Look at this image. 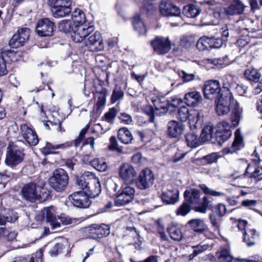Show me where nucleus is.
Returning <instances> with one entry per match:
<instances>
[{
    "label": "nucleus",
    "instance_id": "obj_45",
    "mask_svg": "<svg viewBox=\"0 0 262 262\" xmlns=\"http://www.w3.org/2000/svg\"><path fill=\"white\" fill-rule=\"evenodd\" d=\"M168 232L170 237L174 241H180L183 238V235L181 230L176 227L171 226L168 228Z\"/></svg>",
    "mask_w": 262,
    "mask_h": 262
},
{
    "label": "nucleus",
    "instance_id": "obj_63",
    "mask_svg": "<svg viewBox=\"0 0 262 262\" xmlns=\"http://www.w3.org/2000/svg\"><path fill=\"white\" fill-rule=\"evenodd\" d=\"M3 236H5L8 241H13L16 237L17 233L14 231H11L5 228V234Z\"/></svg>",
    "mask_w": 262,
    "mask_h": 262
},
{
    "label": "nucleus",
    "instance_id": "obj_11",
    "mask_svg": "<svg viewBox=\"0 0 262 262\" xmlns=\"http://www.w3.org/2000/svg\"><path fill=\"white\" fill-rule=\"evenodd\" d=\"M150 43L154 50L158 54H166L171 49V42L168 37L157 36Z\"/></svg>",
    "mask_w": 262,
    "mask_h": 262
},
{
    "label": "nucleus",
    "instance_id": "obj_61",
    "mask_svg": "<svg viewBox=\"0 0 262 262\" xmlns=\"http://www.w3.org/2000/svg\"><path fill=\"white\" fill-rule=\"evenodd\" d=\"M59 219L61 222L66 225L74 224L77 222V219H72L71 217L67 216L64 214L61 215Z\"/></svg>",
    "mask_w": 262,
    "mask_h": 262
},
{
    "label": "nucleus",
    "instance_id": "obj_22",
    "mask_svg": "<svg viewBox=\"0 0 262 262\" xmlns=\"http://www.w3.org/2000/svg\"><path fill=\"white\" fill-rule=\"evenodd\" d=\"M259 234L255 229L247 228L244 233L243 241L248 247L255 245L259 241Z\"/></svg>",
    "mask_w": 262,
    "mask_h": 262
},
{
    "label": "nucleus",
    "instance_id": "obj_40",
    "mask_svg": "<svg viewBox=\"0 0 262 262\" xmlns=\"http://www.w3.org/2000/svg\"><path fill=\"white\" fill-rule=\"evenodd\" d=\"M191 229L194 231L201 233L206 229V226L204 222L199 219H192L189 221Z\"/></svg>",
    "mask_w": 262,
    "mask_h": 262
},
{
    "label": "nucleus",
    "instance_id": "obj_9",
    "mask_svg": "<svg viewBox=\"0 0 262 262\" xmlns=\"http://www.w3.org/2000/svg\"><path fill=\"white\" fill-rule=\"evenodd\" d=\"M135 190L134 187L126 186L122 187L121 192L116 195L115 204L117 206L125 205L130 202L134 199Z\"/></svg>",
    "mask_w": 262,
    "mask_h": 262
},
{
    "label": "nucleus",
    "instance_id": "obj_49",
    "mask_svg": "<svg viewBox=\"0 0 262 262\" xmlns=\"http://www.w3.org/2000/svg\"><path fill=\"white\" fill-rule=\"evenodd\" d=\"M190 206L188 203L185 201L177 208L176 213L177 215L185 216L190 212Z\"/></svg>",
    "mask_w": 262,
    "mask_h": 262
},
{
    "label": "nucleus",
    "instance_id": "obj_31",
    "mask_svg": "<svg viewBox=\"0 0 262 262\" xmlns=\"http://www.w3.org/2000/svg\"><path fill=\"white\" fill-rule=\"evenodd\" d=\"M216 103V113L219 116H224L230 111V105H234L232 102L215 101Z\"/></svg>",
    "mask_w": 262,
    "mask_h": 262
},
{
    "label": "nucleus",
    "instance_id": "obj_2",
    "mask_svg": "<svg viewBox=\"0 0 262 262\" xmlns=\"http://www.w3.org/2000/svg\"><path fill=\"white\" fill-rule=\"evenodd\" d=\"M24 145V143L21 141L9 143L5 160L6 165L13 168L23 161L25 156Z\"/></svg>",
    "mask_w": 262,
    "mask_h": 262
},
{
    "label": "nucleus",
    "instance_id": "obj_35",
    "mask_svg": "<svg viewBox=\"0 0 262 262\" xmlns=\"http://www.w3.org/2000/svg\"><path fill=\"white\" fill-rule=\"evenodd\" d=\"M201 11L199 6L193 4H189L184 7L183 13L187 17L194 18L200 13Z\"/></svg>",
    "mask_w": 262,
    "mask_h": 262
},
{
    "label": "nucleus",
    "instance_id": "obj_60",
    "mask_svg": "<svg viewBox=\"0 0 262 262\" xmlns=\"http://www.w3.org/2000/svg\"><path fill=\"white\" fill-rule=\"evenodd\" d=\"M62 249V245L60 243L55 244L49 251V253L52 256H57Z\"/></svg>",
    "mask_w": 262,
    "mask_h": 262
},
{
    "label": "nucleus",
    "instance_id": "obj_56",
    "mask_svg": "<svg viewBox=\"0 0 262 262\" xmlns=\"http://www.w3.org/2000/svg\"><path fill=\"white\" fill-rule=\"evenodd\" d=\"M110 145L109 147L111 149L115 150L118 152H122V149L118 145V142L115 137L112 136L110 139Z\"/></svg>",
    "mask_w": 262,
    "mask_h": 262
},
{
    "label": "nucleus",
    "instance_id": "obj_4",
    "mask_svg": "<svg viewBox=\"0 0 262 262\" xmlns=\"http://www.w3.org/2000/svg\"><path fill=\"white\" fill-rule=\"evenodd\" d=\"M68 181L69 177L67 172L61 168L54 170L53 176L49 179L50 185L57 191L64 190Z\"/></svg>",
    "mask_w": 262,
    "mask_h": 262
},
{
    "label": "nucleus",
    "instance_id": "obj_64",
    "mask_svg": "<svg viewBox=\"0 0 262 262\" xmlns=\"http://www.w3.org/2000/svg\"><path fill=\"white\" fill-rule=\"evenodd\" d=\"M11 262H34L32 257L19 256L15 257Z\"/></svg>",
    "mask_w": 262,
    "mask_h": 262
},
{
    "label": "nucleus",
    "instance_id": "obj_26",
    "mask_svg": "<svg viewBox=\"0 0 262 262\" xmlns=\"http://www.w3.org/2000/svg\"><path fill=\"white\" fill-rule=\"evenodd\" d=\"M90 175H93V173L87 172L79 177H76L75 178L76 186L78 189H81L82 192H85L86 189L90 184V180L92 179Z\"/></svg>",
    "mask_w": 262,
    "mask_h": 262
},
{
    "label": "nucleus",
    "instance_id": "obj_15",
    "mask_svg": "<svg viewBox=\"0 0 262 262\" xmlns=\"http://www.w3.org/2000/svg\"><path fill=\"white\" fill-rule=\"evenodd\" d=\"M69 199L74 206L78 208H87L90 204L89 196L81 191L73 193Z\"/></svg>",
    "mask_w": 262,
    "mask_h": 262
},
{
    "label": "nucleus",
    "instance_id": "obj_50",
    "mask_svg": "<svg viewBox=\"0 0 262 262\" xmlns=\"http://www.w3.org/2000/svg\"><path fill=\"white\" fill-rule=\"evenodd\" d=\"M190 112L187 106H181L178 110V118L181 121H185L188 119Z\"/></svg>",
    "mask_w": 262,
    "mask_h": 262
},
{
    "label": "nucleus",
    "instance_id": "obj_8",
    "mask_svg": "<svg viewBox=\"0 0 262 262\" xmlns=\"http://www.w3.org/2000/svg\"><path fill=\"white\" fill-rule=\"evenodd\" d=\"M55 29L54 23L46 18L38 20L36 26V32L41 37L52 36Z\"/></svg>",
    "mask_w": 262,
    "mask_h": 262
},
{
    "label": "nucleus",
    "instance_id": "obj_48",
    "mask_svg": "<svg viewBox=\"0 0 262 262\" xmlns=\"http://www.w3.org/2000/svg\"><path fill=\"white\" fill-rule=\"evenodd\" d=\"M124 96V92L120 86H116L114 88L112 96L111 102L114 103L121 99Z\"/></svg>",
    "mask_w": 262,
    "mask_h": 262
},
{
    "label": "nucleus",
    "instance_id": "obj_17",
    "mask_svg": "<svg viewBox=\"0 0 262 262\" xmlns=\"http://www.w3.org/2000/svg\"><path fill=\"white\" fill-rule=\"evenodd\" d=\"M20 134L26 141L31 146L37 145L39 139L35 132L27 124H23L20 126Z\"/></svg>",
    "mask_w": 262,
    "mask_h": 262
},
{
    "label": "nucleus",
    "instance_id": "obj_23",
    "mask_svg": "<svg viewBox=\"0 0 262 262\" xmlns=\"http://www.w3.org/2000/svg\"><path fill=\"white\" fill-rule=\"evenodd\" d=\"M41 212L42 215L46 218L47 222L50 223L53 229L60 226V223L57 221L55 209L53 206L44 208Z\"/></svg>",
    "mask_w": 262,
    "mask_h": 262
},
{
    "label": "nucleus",
    "instance_id": "obj_18",
    "mask_svg": "<svg viewBox=\"0 0 262 262\" xmlns=\"http://www.w3.org/2000/svg\"><path fill=\"white\" fill-rule=\"evenodd\" d=\"M92 178L85 192L86 195L92 198L98 196L101 192V186L100 182L95 175H90Z\"/></svg>",
    "mask_w": 262,
    "mask_h": 262
},
{
    "label": "nucleus",
    "instance_id": "obj_34",
    "mask_svg": "<svg viewBox=\"0 0 262 262\" xmlns=\"http://www.w3.org/2000/svg\"><path fill=\"white\" fill-rule=\"evenodd\" d=\"M96 92L97 94V97L98 98L96 107L97 111H98L103 107L105 104L107 90L106 89L103 88H101L100 90L96 88Z\"/></svg>",
    "mask_w": 262,
    "mask_h": 262
},
{
    "label": "nucleus",
    "instance_id": "obj_51",
    "mask_svg": "<svg viewBox=\"0 0 262 262\" xmlns=\"http://www.w3.org/2000/svg\"><path fill=\"white\" fill-rule=\"evenodd\" d=\"M117 112V109L115 107L110 108L108 112H106L103 116L104 120L109 123H113Z\"/></svg>",
    "mask_w": 262,
    "mask_h": 262
},
{
    "label": "nucleus",
    "instance_id": "obj_6",
    "mask_svg": "<svg viewBox=\"0 0 262 262\" xmlns=\"http://www.w3.org/2000/svg\"><path fill=\"white\" fill-rule=\"evenodd\" d=\"M85 45L93 52L102 51L104 47L101 34L99 32L94 31V30L89 34L85 41Z\"/></svg>",
    "mask_w": 262,
    "mask_h": 262
},
{
    "label": "nucleus",
    "instance_id": "obj_47",
    "mask_svg": "<svg viewBox=\"0 0 262 262\" xmlns=\"http://www.w3.org/2000/svg\"><path fill=\"white\" fill-rule=\"evenodd\" d=\"M92 166L100 171H104L107 169V164L103 159H93Z\"/></svg>",
    "mask_w": 262,
    "mask_h": 262
},
{
    "label": "nucleus",
    "instance_id": "obj_52",
    "mask_svg": "<svg viewBox=\"0 0 262 262\" xmlns=\"http://www.w3.org/2000/svg\"><path fill=\"white\" fill-rule=\"evenodd\" d=\"M199 116L200 114L198 111L195 110L190 111L188 119H189V123L190 124L191 126H193L194 127H195V124L199 120Z\"/></svg>",
    "mask_w": 262,
    "mask_h": 262
},
{
    "label": "nucleus",
    "instance_id": "obj_12",
    "mask_svg": "<svg viewBox=\"0 0 262 262\" xmlns=\"http://www.w3.org/2000/svg\"><path fill=\"white\" fill-rule=\"evenodd\" d=\"M30 33V29L27 28L18 30L17 33L9 40V46L12 48H17L23 46L28 40Z\"/></svg>",
    "mask_w": 262,
    "mask_h": 262
},
{
    "label": "nucleus",
    "instance_id": "obj_3",
    "mask_svg": "<svg viewBox=\"0 0 262 262\" xmlns=\"http://www.w3.org/2000/svg\"><path fill=\"white\" fill-rule=\"evenodd\" d=\"M43 188L33 182L24 185L21 190L23 198L27 201L34 202L37 200L42 201L41 190Z\"/></svg>",
    "mask_w": 262,
    "mask_h": 262
},
{
    "label": "nucleus",
    "instance_id": "obj_59",
    "mask_svg": "<svg viewBox=\"0 0 262 262\" xmlns=\"http://www.w3.org/2000/svg\"><path fill=\"white\" fill-rule=\"evenodd\" d=\"M181 102V100L177 98H173L170 101H167V103L168 110L170 111H172L173 109L178 107Z\"/></svg>",
    "mask_w": 262,
    "mask_h": 262
},
{
    "label": "nucleus",
    "instance_id": "obj_41",
    "mask_svg": "<svg viewBox=\"0 0 262 262\" xmlns=\"http://www.w3.org/2000/svg\"><path fill=\"white\" fill-rule=\"evenodd\" d=\"M72 21L75 25H83L85 22V15L83 11L79 9H75L72 13Z\"/></svg>",
    "mask_w": 262,
    "mask_h": 262
},
{
    "label": "nucleus",
    "instance_id": "obj_21",
    "mask_svg": "<svg viewBox=\"0 0 262 262\" xmlns=\"http://www.w3.org/2000/svg\"><path fill=\"white\" fill-rule=\"evenodd\" d=\"M199 187L207 196L203 197L202 203L200 206L197 207L196 210L202 213H205L208 208V205L210 202L209 201V198L210 196H213V190L211 188H208L205 184H200Z\"/></svg>",
    "mask_w": 262,
    "mask_h": 262
},
{
    "label": "nucleus",
    "instance_id": "obj_7",
    "mask_svg": "<svg viewBox=\"0 0 262 262\" xmlns=\"http://www.w3.org/2000/svg\"><path fill=\"white\" fill-rule=\"evenodd\" d=\"M92 31H94V27L92 26L75 25L71 35V38L75 42H81L83 40L85 42Z\"/></svg>",
    "mask_w": 262,
    "mask_h": 262
},
{
    "label": "nucleus",
    "instance_id": "obj_20",
    "mask_svg": "<svg viewBox=\"0 0 262 262\" xmlns=\"http://www.w3.org/2000/svg\"><path fill=\"white\" fill-rule=\"evenodd\" d=\"M244 144L243 138L241 135L240 130L237 129L235 133V138L232 146L230 147H226L223 149V155L232 154L237 150L243 148Z\"/></svg>",
    "mask_w": 262,
    "mask_h": 262
},
{
    "label": "nucleus",
    "instance_id": "obj_37",
    "mask_svg": "<svg viewBox=\"0 0 262 262\" xmlns=\"http://www.w3.org/2000/svg\"><path fill=\"white\" fill-rule=\"evenodd\" d=\"M213 125H205L200 135V140L202 144L210 141L212 138Z\"/></svg>",
    "mask_w": 262,
    "mask_h": 262
},
{
    "label": "nucleus",
    "instance_id": "obj_32",
    "mask_svg": "<svg viewBox=\"0 0 262 262\" xmlns=\"http://www.w3.org/2000/svg\"><path fill=\"white\" fill-rule=\"evenodd\" d=\"M185 140L187 146L191 148H196L202 144L200 137L193 132L186 135Z\"/></svg>",
    "mask_w": 262,
    "mask_h": 262
},
{
    "label": "nucleus",
    "instance_id": "obj_13",
    "mask_svg": "<svg viewBox=\"0 0 262 262\" xmlns=\"http://www.w3.org/2000/svg\"><path fill=\"white\" fill-rule=\"evenodd\" d=\"M232 135L229 124L225 121L220 123L215 133V141L219 145L227 141Z\"/></svg>",
    "mask_w": 262,
    "mask_h": 262
},
{
    "label": "nucleus",
    "instance_id": "obj_24",
    "mask_svg": "<svg viewBox=\"0 0 262 262\" xmlns=\"http://www.w3.org/2000/svg\"><path fill=\"white\" fill-rule=\"evenodd\" d=\"M179 195L178 190L171 187L162 192L161 198L162 201L167 204H174L179 201Z\"/></svg>",
    "mask_w": 262,
    "mask_h": 262
},
{
    "label": "nucleus",
    "instance_id": "obj_25",
    "mask_svg": "<svg viewBox=\"0 0 262 262\" xmlns=\"http://www.w3.org/2000/svg\"><path fill=\"white\" fill-rule=\"evenodd\" d=\"M168 134L172 138H177L182 134L184 127L183 124L180 122L172 120L168 123Z\"/></svg>",
    "mask_w": 262,
    "mask_h": 262
},
{
    "label": "nucleus",
    "instance_id": "obj_42",
    "mask_svg": "<svg viewBox=\"0 0 262 262\" xmlns=\"http://www.w3.org/2000/svg\"><path fill=\"white\" fill-rule=\"evenodd\" d=\"M75 24L72 20L64 19L60 21L58 24V29L60 31L65 33H69L74 29Z\"/></svg>",
    "mask_w": 262,
    "mask_h": 262
},
{
    "label": "nucleus",
    "instance_id": "obj_33",
    "mask_svg": "<svg viewBox=\"0 0 262 262\" xmlns=\"http://www.w3.org/2000/svg\"><path fill=\"white\" fill-rule=\"evenodd\" d=\"M118 137L122 143L125 144L130 143L133 139L132 134L126 127H122L119 129Z\"/></svg>",
    "mask_w": 262,
    "mask_h": 262
},
{
    "label": "nucleus",
    "instance_id": "obj_1",
    "mask_svg": "<svg viewBox=\"0 0 262 262\" xmlns=\"http://www.w3.org/2000/svg\"><path fill=\"white\" fill-rule=\"evenodd\" d=\"M214 98L215 101L232 102L234 108L231 119L233 125H237L241 118L242 108L239 107L237 102L234 100L230 90L217 80H214Z\"/></svg>",
    "mask_w": 262,
    "mask_h": 262
},
{
    "label": "nucleus",
    "instance_id": "obj_55",
    "mask_svg": "<svg viewBox=\"0 0 262 262\" xmlns=\"http://www.w3.org/2000/svg\"><path fill=\"white\" fill-rule=\"evenodd\" d=\"M118 117L121 122L125 124H130L133 122L132 116L125 112L120 113Z\"/></svg>",
    "mask_w": 262,
    "mask_h": 262
},
{
    "label": "nucleus",
    "instance_id": "obj_39",
    "mask_svg": "<svg viewBox=\"0 0 262 262\" xmlns=\"http://www.w3.org/2000/svg\"><path fill=\"white\" fill-rule=\"evenodd\" d=\"M133 25L134 30L137 31L139 35L145 34L146 30L144 23L141 20L139 15H135L133 19Z\"/></svg>",
    "mask_w": 262,
    "mask_h": 262
},
{
    "label": "nucleus",
    "instance_id": "obj_62",
    "mask_svg": "<svg viewBox=\"0 0 262 262\" xmlns=\"http://www.w3.org/2000/svg\"><path fill=\"white\" fill-rule=\"evenodd\" d=\"M71 2L70 0H57L56 2H53V6L52 7H63L67 6L71 7Z\"/></svg>",
    "mask_w": 262,
    "mask_h": 262
},
{
    "label": "nucleus",
    "instance_id": "obj_43",
    "mask_svg": "<svg viewBox=\"0 0 262 262\" xmlns=\"http://www.w3.org/2000/svg\"><path fill=\"white\" fill-rule=\"evenodd\" d=\"M246 78L251 81L257 82L261 77V74L255 69H247L244 73Z\"/></svg>",
    "mask_w": 262,
    "mask_h": 262
},
{
    "label": "nucleus",
    "instance_id": "obj_30",
    "mask_svg": "<svg viewBox=\"0 0 262 262\" xmlns=\"http://www.w3.org/2000/svg\"><path fill=\"white\" fill-rule=\"evenodd\" d=\"M196 47L201 51H210L213 48V38L204 36L198 40Z\"/></svg>",
    "mask_w": 262,
    "mask_h": 262
},
{
    "label": "nucleus",
    "instance_id": "obj_14",
    "mask_svg": "<svg viewBox=\"0 0 262 262\" xmlns=\"http://www.w3.org/2000/svg\"><path fill=\"white\" fill-rule=\"evenodd\" d=\"M88 229L89 236L93 239L101 238L110 233V228L105 224H92Z\"/></svg>",
    "mask_w": 262,
    "mask_h": 262
},
{
    "label": "nucleus",
    "instance_id": "obj_28",
    "mask_svg": "<svg viewBox=\"0 0 262 262\" xmlns=\"http://www.w3.org/2000/svg\"><path fill=\"white\" fill-rule=\"evenodd\" d=\"M184 99L187 105L192 107L198 106L202 101V97L198 92H191L186 94Z\"/></svg>",
    "mask_w": 262,
    "mask_h": 262
},
{
    "label": "nucleus",
    "instance_id": "obj_46",
    "mask_svg": "<svg viewBox=\"0 0 262 262\" xmlns=\"http://www.w3.org/2000/svg\"><path fill=\"white\" fill-rule=\"evenodd\" d=\"M216 255L220 262H232L233 260V257L227 249H222L216 252Z\"/></svg>",
    "mask_w": 262,
    "mask_h": 262
},
{
    "label": "nucleus",
    "instance_id": "obj_19",
    "mask_svg": "<svg viewBox=\"0 0 262 262\" xmlns=\"http://www.w3.org/2000/svg\"><path fill=\"white\" fill-rule=\"evenodd\" d=\"M152 102L154 104V108L152 107H149L148 109L149 113L148 114L149 116V121L151 122L154 121L155 115L156 114L158 115V111H161L160 113H164L169 110L167 106V102L165 103H164L160 101V99L159 98L157 99L152 100Z\"/></svg>",
    "mask_w": 262,
    "mask_h": 262
},
{
    "label": "nucleus",
    "instance_id": "obj_27",
    "mask_svg": "<svg viewBox=\"0 0 262 262\" xmlns=\"http://www.w3.org/2000/svg\"><path fill=\"white\" fill-rule=\"evenodd\" d=\"M185 201L192 205L198 204L200 201V191L196 189L190 188L184 193Z\"/></svg>",
    "mask_w": 262,
    "mask_h": 262
},
{
    "label": "nucleus",
    "instance_id": "obj_54",
    "mask_svg": "<svg viewBox=\"0 0 262 262\" xmlns=\"http://www.w3.org/2000/svg\"><path fill=\"white\" fill-rule=\"evenodd\" d=\"M13 217L10 218L4 215H0V225H5L7 222L14 223L18 219L17 214L16 212H12Z\"/></svg>",
    "mask_w": 262,
    "mask_h": 262
},
{
    "label": "nucleus",
    "instance_id": "obj_36",
    "mask_svg": "<svg viewBox=\"0 0 262 262\" xmlns=\"http://www.w3.org/2000/svg\"><path fill=\"white\" fill-rule=\"evenodd\" d=\"M70 146V144L68 143L53 144L50 143H47L46 146L42 148V153L46 155L51 154H56L57 152L54 151V150L59 148H64Z\"/></svg>",
    "mask_w": 262,
    "mask_h": 262
},
{
    "label": "nucleus",
    "instance_id": "obj_58",
    "mask_svg": "<svg viewBox=\"0 0 262 262\" xmlns=\"http://www.w3.org/2000/svg\"><path fill=\"white\" fill-rule=\"evenodd\" d=\"M251 178L254 181L262 180V167H256L254 171L251 174Z\"/></svg>",
    "mask_w": 262,
    "mask_h": 262
},
{
    "label": "nucleus",
    "instance_id": "obj_16",
    "mask_svg": "<svg viewBox=\"0 0 262 262\" xmlns=\"http://www.w3.org/2000/svg\"><path fill=\"white\" fill-rule=\"evenodd\" d=\"M159 8L161 14L164 16H177L181 13L180 9L169 1H162Z\"/></svg>",
    "mask_w": 262,
    "mask_h": 262
},
{
    "label": "nucleus",
    "instance_id": "obj_44",
    "mask_svg": "<svg viewBox=\"0 0 262 262\" xmlns=\"http://www.w3.org/2000/svg\"><path fill=\"white\" fill-rule=\"evenodd\" d=\"M203 91L206 99L211 100L213 98V80H209L205 82Z\"/></svg>",
    "mask_w": 262,
    "mask_h": 262
},
{
    "label": "nucleus",
    "instance_id": "obj_29",
    "mask_svg": "<svg viewBox=\"0 0 262 262\" xmlns=\"http://www.w3.org/2000/svg\"><path fill=\"white\" fill-rule=\"evenodd\" d=\"M245 8V6L240 0H234L225 11L228 15H238L242 14Z\"/></svg>",
    "mask_w": 262,
    "mask_h": 262
},
{
    "label": "nucleus",
    "instance_id": "obj_5",
    "mask_svg": "<svg viewBox=\"0 0 262 262\" xmlns=\"http://www.w3.org/2000/svg\"><path fill=\"white\" fill-rule=\"evenodd\" d=\"M154 181V173L150 169L146 168L140 172L136 180V185L140 190H146L152 186Z\"/></svg>",
    "mask_w": 262,
    "mask_h": 262
},
{
    "label": "nucleus",
    "instance_id": "obj_10",
    "mask_svg": "<svg viewBox=\"0 0 262 262\" xmlns=\"http://www.w3.org/2000/svg\"><path fill=\"white\" fill-rule=\"evenodd\" d=\"M136 174L137 172L134 167L129 163H123L119 167V178L126 184H132L134 182Z\"/></svg>",
    "mask_w": 262,
    "mask_h": 262
},
{
    "label": "nucleus",
    "instance_id": "obj_38",
    "mask_svg": "<svg viewBox=\"0 0 262 262\" xmlns=\"http://www.w3.org/2000/svg\"><path fill=\"white\" fill-rule=\"evenodd\" d=\"M71 8L67 6L61 7H52V12L54 17L58 18L69 15L71 13Z\"/></svg>",
    "mask_w": 262,
    "mask_h": 262
},
{
    "label": "nucleus",
    "instance_id": "obj_53",
    "mask_svg": "<svg viewBox=\"0 0 262 262\" xmlns=\"http://www.w3.org/2000/svg\"><path fill=\"white\" fill-rule=\"evenodd\" d=\"M194 42V38L191 36H184L180 41L181 46L185 48H189Z\"/></svg>",
    "mask_w": 262,
    "mask_h": 262
},
{
    "label": "nucleus",
    "instance_id": "obj_57",
    "mask_svg": "<svg viewBox=\"0 0 262 262\" xmlns=\"http://www.w3.org/2000/svg\"><path fill=\"white\" fill-rule=\"evenodd\" d=\"M8 70L5 60L2 55H0V76H3L8 74Z\"/></svg>",
    "mask_w": 262,
    "mask_h": 262
}]
</instances>
